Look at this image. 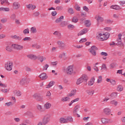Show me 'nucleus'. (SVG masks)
Returning <instances> with one entry per match:
<instances>
[{
	"label": "nucleus",
	"mask_w": 125,
	"mask_h": 125,
	"mask_svg": "<svg viewBox=\"0 0 125 125\" xmlns=\"http://www.w3.org/2000/svg\"><path fill=\"white\" fill-rule=\"evenodd\" d=\"M88 78L87 77V75L84 74L82 76L78 79L76 82V84H81V83H83V82H84V84H87V80Z\"/></svg>",
	"instance_id": "nucleus-1"
},
{
	"label": "nucleus",
	"mask_w": 125,
	"mask_h": 125,
	"mask_svg": "<svg viewBox=\"0 0 125 125\" xmlns=\"http://www.w3.org/2000/svg\"><path fill=\"white\" fill-rule=\"evenodd\" d=\"M98 37V40L99 41H106V40H108L109 39V37H110V34L108 32H105L102 34V33H99Z\"/></svg>",
	"instance_id": "nucleus-2"
},
{
	"label": "nucleus",
	"mask_w": 125,
	"mask_h": 125,
	"mask_svg": "<svg viewBox=\"0 0 125 125\" xmlns=\"http://www.w3.org/2000/svg\"><path fill=\"white\" fill-rule=\"evenodd\" d=\"M33 98L36 99L37 101L39 102H42L43 101V96L41 95L39 93H35L33 95Z\"/></svg>",
	"instance_id": "nucleus-3"
},
{
	"label": "nucleus",
	"mask_w": 125,
	"mask_h": 125,
	"mask_svg": "<svg viewBox=\"0 0 125 125\" xmlns=\"http://www.w3.org/2000/svg\"><path fill=\"white\" fill-rule=\"evenodd\" d=\"M13 66V62H12L8 61L5 63V69H6L7 71H11Z\"/></svg>",
	"instance_id": "nucleus-4"
},
{
	"label": "nucleus",
	"mask_w": 125,
	"mask_h": 125,
	"mask_svg": "<svg viewBox=\"0 0 125 125\" xmlns=\"http://www.w3.org/2000/svg\"><path fill=\"white\" fill-rule=\"evenodd\" d=\"M66 72L67 75H72L74 73V67L72 65L68 66L66 68Z\"/></svg>",
	"instance_id": "nucleus-5"
},
{
	"label": "nucleus",
	"mask_w": 125,
	"mask_h": 125,
	"mask_svg": "<svg viewBox=\"0 0 125 125\" xmlns=\"http://www.w3.org/2000/svg\"><path fill=\"white\" fill-rule=\"evenodd\" d=\"M49 121H50V116L48 115H45L42 119L43 125H45L47 124H48Z\"/></svg>",
	"instance_id": "nucleus-6"
},
{
	"label": "nucleus",
	"mask_w": 125,
	"mask_h": 125,
	"mask_svg": "<svg viewBox=\"0 0 125 125\" xmlns=\"http://www.w3.org/2000/svg\"><path fill=\"white\" fill-rule=\"evenodd\" d=\"M58 45H59V47L62 48V49L65 48L66 47V44L63 41H58L57 42Z\"/></svg>",
	"instance_id": "nucleus-7"
},
{
	"label": "nucleus",
	"mask_w": 125,
	"mask_h": 125,
	"mask_svg": "<svg viewBox=\"0 0 125 125\" xmlns=\"http://www.w3.org/2000/svg\"><path fill=\"white\" fill-rule=\"evenodd\" d=\"M11 46L15 49H17V50H22L23 48V46L16 44H12Z\"/></svg>",
	"instance_id": "nucleus-8"
},
{
	"label": "nucleus",
	"mask_w": 125,
	"mask_h": 125,
	"mask_svg": "<svg viewBox=\"0 0 125 125\" xmlns=\"http://www.w3.org/2000/svg\"><path fill=\"white\" fill-rule=\"evenodd\" d=\"M80 105L79 104L76 105L74 107V110L73 111V116H76V115H77V113L79 111V109H80Z\"/></svg>",
	"instance_id": "nucleus-9"
},
{
	"label": "nucleus",
	"mask_w": 125,
	"mask_h": 125,
	"mask_svg": "<svg viewBox=\"0 0 125 125\" xmlns=\"http://www.w3.org/2000/svg\"><path fill=\"white\" fill-rule=\"evenodd\" d=\"M104 113L107 115H111V109L106 107L104 109Z\"/></svg>",
	"instance_id": "nucleus-10"
},
{
	"label": "nucleus",
	"mask_w": 125,
	"mask_h": 125,
	"mask_svg": "<svg viewBox=\"0 0 125 125\" xmlns=\"http://www.w3.org/2000/svg\"><path fill=\"white\" fill-rule=\"evenodd\" d=\"M96 20L98 22L97 25L98 26V25H99L100 23H102V22H103V21H104V19L103 18H102V17L98 16Z\"/></svg>",
	"instance_id": "nucleus-11"
},
{
	"label": "nucleus",
	"mask_w": 125,
	"mask_h": 125,
	"mask_svg": "<svg viewBox=\"0 0 125 125\" xmlns=\"http://www.w3.org/2000/svg\"><path fill=\"white\" fill-rule=\"evenodd\" d=\"M39 78L42 80H46L47 79V76L46 75V73H42L39 75Z\"/></svg>",
	"instance_id": "nucleus-12"
},
{
	"label": "nucleus",
	"mask_w": 125,
	"mask_h": 125,
	"mask_svg": "<svg viewBox=\"0 0 125 125\" xmlns=\"http://www.w3.org/2000/svg\"><path fill=\"white\" fill-rule=\"evenodd\" d=\"M14 9H18L20 7V4L18 2H15L13 4Z\"/></svg>",
	"instance_id": "nucleus-13"
},
{
	"label": "nucleus",
	"mask_w": 125,
	"mask_h": 125,
	"mask_svg": "<svg viewBox=\"0 0 125 125\" xmlns=\"http://www.w3.org/2000/svg\"><path fill=\"white\" fill-rule=\"evenodd\" d=\"M37 108L39 111H40V112H44L45 111V109L42 108V106L41 104H37Z\"/></svg>",
	"instance_id": "nucleus-14"
},
{
	"label": "nucleus",
	"mask_w": 125,
	"mask_h": 125,
	"mask_svg": "<svg viewBox=\"0 0 125 125\" xmlns=\"http://www.w3.org/2000/svg\"><path fill=\"white\" fill-rule=\"evenodd\" d=\"M87 29L84 28L78 34V36H82V35H84V34H86L87 33Z\"/></svg>",
	"instance_id": "nucleus-15"
},
{
	"label": "nucleus",
	"mask_w": 125,
	"mask_h": 125,
	"mask_svg": "<svg viewBox=\"0 0 125 125\" xmlns=\"http://www.w3.org/2000/svg\"><path fill=\"white\" fill-rule=\"evenodd\" d=\"M110 8H112V9H115V10H120L122 9V8H121V7H120V6L118 5H112L110 6Z\"/></svg>",
	"instance_id": "nucleus-16"
},
{
	"label": "nucleus",
	"mask_w": 125,
	"mask_h": 125,
	"mask_svg": "<svg viewBox=\"0 0 125 125\" xmlns=\"http://www.w3.org/2000/svg\"><path fill=\"white\" fill-rule=\"evenodd\" d=\"M27 78H22L20 82V84L21 85H25L26 84V80Z\"/></svg>",
	"instance_id": "nucleus-17"
},
{
	"label": "nucleus",
	"mask_w": 125,
	"mask_h": 125,
	"mask_svg": "<svg viewBox=\"0 0 125 125\" xmlns=\"http://www.w3.org/2000/svg\"><path fill=\"white\" fill-rule=\"evenodd\" d=\"M51 107V104L47 102L45 103V104L44 105V108L45 109H46V110L49 109Z\"/></svg>",
	"instance_id": "nucleus-18"
},
{
	"label": "nucleus",
	"mask_w": 125,
	"mask_h": 125,
	"mask_svg": "<svg viewBox=\"0 0 125 125\" xmlns=\"http://www.w3.org/2000/svg\"><path fill=\"white\" fill-rule=\"evenodd\" d=\"M60 123L61 124H67V119H65L63 117H62L60 119Z\"/></svg>",
	"instance_id": "nucleus-19"
},
{
	"label": "nucleus",
	"mask_w": 125,
	"mask_h": 125,
	"mask_svg": "<svg viewBox=\"0 0 125 125\" xmlns=\"http://www.w3.org/2000/svg\"><path fill=\"white\" fill-rule=\"evenodd\" d=\"M64 20V16H62L59 18L57 19L55 21L56 23H59V22H61V21H63Z\"/></svg>",
	"instance_id": "nucleus-20"
},
{
	"label": "nucleus",
	"mask_w": 125,
	"mask_h": 125,
	"mask_svg": "<svg viewBox=\"0 0 125 125\" xmlns=\"http://www.w3.org/2000/svg\"><path fill=\"white\" fill-rule=\"evenodd\" d=\"M13 93L15 95L17 96H21V93L20 90H15L13 91Z\"/></svg>",
	"instance_id": "nucleus-21"
},
{
	"label": "nucleus",
	"mask_w": 125,
	"mask_h": 125,
	"mask_svg": "<svg viewBox=\"0 0 125 125\" xmlns=\"http://www.w3.org/2000/svg\"><path fill=\"white\" fill-rule=\"evenodd\" d=\"M86 93L88 95H91L92 96V95H93V94H94V90H87L86 91Z\"/></svg>",
	"instance_id": "nucleus-22"
},
{
	"label": "nucleus",
	"mask_w": 125,
	"mask_h": 125,
	"mask_svg": "<svg viewBox=\"0 0 125 125\" xmlns=\"http://www.w3.org/2000/svg\"><path fill=\"white\" fill-rule=\"evenodd\" d=\"M37 58H38V59L39 60V61H40V62H41V63H42V62H43V61H44V60L46 59V58L43 56L37 57Z\"/></svg>",
	"instance_id": "nucleus-23"
},
{
	"label": "nucleus",
	"mask_w": 125,
	"mask_h": 125,
	"mask_svg": "<svg viewBox=\"0 0 125 125\" xmlns=\"http://www.w3.org/2000/svg\"><path fill=\"white\" fill-rule=\"evenodd\" d=\"M55 82L54 81H51L49 82L48 85H47L46 88H50V87H51L54 84H55Z\"/></svg>",
	"instance_id": "nucleus-24"
},
{
	"label": "nucleus",
	"mask_w": 125,
	"mask_h": 125,
	"mask_svg": "<svg viewBox=\"0 0 125 125\" xmlns=\"http://www.w3.org/2000/svg\"><path fill=\"white\" fill-rule=\"evenodd\" d=\"M94 78H92L90 79V81L88 82V85L91 86L93 85L94 83Z\"/></svg>",
	"instance_id": "nucleus-25"
},
{
	"label": "nucleus",
	"mask_w": 125,
	"mask_h": 125,
	"mask_svg": "<svg viewBox=\"0 0 125 125\" xmlns=\"http://www.w3.org/2000/svg\"><path fill=\"white\" fill-rule=\"evenodd\" d=\"M85 24L87 27H90V25H91V23H90V21L88 20L85 21Z\"/></svg>",
	"instance_id": "nucleus-26"
},
{
	"label": "nucleus",
	"mask_w": 125,
	"mask_h": 125,
	"mask_svg": "<svg viewBox=\"0 0 125 125\" xmlns=\"http://www.w3.org/2000/svg\"><path fill=\"white\" fill-rule=\"evenodd\" d=\"M6 50H7V51H8V52H11L13 51L12 50V47H11V46H9V45H8L6 48H5Z\"/></svg>",
	"instance_id": "nucleus-27"
},
{
	"label": "nucleus",
	"mask_w": 125,
	"mask_h": 125,
	"mask_svg": "<svg viewBox=\"0 0 125 125\" xmlns=\"http://www.w3.org/2000/svg\"><path fill=\"white\" fill-rule=\"evenodd\" d=\"M53 35H54L55 36H57V37H58V38H61V33L59 31H55L53 33Z\"/></svg>",
	"instance_id": "nucleus-28"
},
{
	"label": "nucleus",
	"mask_w": 125,
	"mask_h": 125,
	"mask_svg": "<svg viewBox=\"0 0 125 125\" xmlns=\"http://www.w3.org/2000/svg\"><path fill=\"white\" fill-rule=\"evenodd\" d=\"M68 25V21H62L61 23V27H65Z\"/></svg>",
	"instance_id": "nucleus-29"
},
{
	"label": "nucleus",
	"mask_w": 125,
	"mask_h": 125,
	"mask_svg": "<svg viewBox=\"0 0 125 125\" xmlns=\"http://www.w3.org/2000/svg\"><path fill=\"white\" fill-rule=\"evenodd\" d=\"M109 121H110V120L106 119L105 118H102L101 119V122L103 124H108V123H109Z\"/></svg>",
	"instance_id": "nucleus-30"
},
{
	"label": "nucleus",
	"mask_w": 125,
	"mask_h": 125,
	"mask_svg": "<svg viewBox=\"0 0 125 125\" xmlns=\"http://www.w3.org/2000/svg\"><path fill=\"white\" fill-rule=\"evenodd\" d=\"M76 92H77V91L76 90H73L72 91H71V93L70 94H68V96H74V95H75V94H76Z\"/></svg>",
	"instance_id": "nucleus-31"
},
{
	"label": "nucleus",
	"mask_w": 125,
	"mask_h": 125,
	"mask_svg": "<svg viewBox=\"0 0 125 125\" xmlns=\"http://www.w3.org/2000/svg\"><path fill=\"white\" fill-rule=\"evenodd\" d=\"M31 33H32V34H35L37 33V29L35 27H33L31 28L30 29Z\"/></svg>",
	"instance_id": "nucleus-32"
},
{
	"label": "nucleus",
	"mask_w": 125,
	"mask_h": 125,
	"mask_svg": "<svg viewBox=\"0 0 125 125\" xmlns=\"http://www.w3.org/2000/svg\"><path fill=\"white\" fill-rule=\"evenodd\" d=\"M27 57L30 59H37V58L36 56L34 55H28Z\"/></svg>",
	"instance_id": "nucleus-33"
},
{
	"label": "nucleus",
	"mask_w": 125,
	"mask_h": 125,
	"mask_svg": "<svg viewBox=\"0 0 125 125\" xmlns=\"http://www.w3.org/2000/svg\"><path fill=\"white\" fill-rule=\"evenodd\" d=\"M89 50L96 52V50H98V48L93 45L91 47V48L89 49Z\"/></svg>",
	"instance_id": "nucleus-34"
},
{
	"label": "nucleus",
	"mask_w": 125,
	"mask_h": 125,
	"mask_svg": "<svg viewBox=\"0 0 125 125\" xmlns=\"http://www.w3.org/2000/svg\"><path fill=\"white\" fill-rule=\"evenodd\" d=\"M79 21V19L77 17H73L72 18V22L73 23H77Z\"/></svg>",
	"instance_id": "nucleus-35"
},
{
	"label": "nucleus",
	"mask_w": 125,
	"mask_h": 125,
	"mask_svg": "<svg viewBox=\"0 0 125 125\" xmlns=\"http://www.w3.org/2000/svg\"><path fill=\"white\" fill-rule=\"evenodd\" d=\"M66 121L67 123H68V122H70V123H73V117L71 116L68 117L66 118Z\"/></svg>",
	"instance_id": "nucleus-36"
},
{
	"label": "nucleus",
	"mask_w": 125,
	"mask_h": 125,
	"mask_svg": "<svg viewBox=\"0 0 125 125\" xmlns=\"http://www.w3.org/2000/svg\"><path fill=\"white\" fill-rule=\"evenodd\" d=\"M118 96V94L116 92L112 93L110 95V97H112V98H116Z\"/></svg>",
	"instance_id": "nucleus-37"
},
{
	"label": "nucleus",
	"mask_w": 125,
	"mask_h": 125,
	"mask_svg": "<svg viewBox=\"0 0 125 125\" xmlns=\"http://www.w3.org/2000/svg\"><path fill=\"white\" fill-rule=\"evenodd\" d=\"M0 11H9V8L0 7Z\"/></svg>",
	"instance_id": "nucleus-38"
},
{
	"label": "nucleus",
	"mask_w": 125,
	"mask_h": 125,
	"mask_svg": "<svg viewBox=\"0 0 125 125\" xmlns=\"http://www.w3.org/2000/svg\"><path fill=\"white\" fill-rule=\"evenodd\" d=\"M24 42H30L32 41V39L30 37H26L23 39Z\"/></svg>",
	"instance_id": "nucleus-39"
},
{
	"label": "nucleus",
	"mask_w": 125,
	"mask_h": 125,
	"mask_svg": "<svg viewBox=\"0 0 125 125\" xmlns=\"http://www.w3.org/2000/svg\"><path fill=\"white\" fill-rule=\"evenodd\" d=\"M68 12L69 14H74V10L72 8L68 9Z\"/></svg>",
	"instance_id": "nucleus-40"
},
{
	"label": "nucleus",
	"mask_w": 125,
	"mask_h": 125,
	"mask_svg": "<svg viewBox=\"0 0 125 125\" xmlns=\"http://www.w3.org/2000/svg\"><path fill=\"white\" fill-rule=\"evenodd\" d=\"M110 104L114 105L115 106H117V105H118V102L115 101V100H113L110 102Z\"/></svg>",
	"instance_id": "nucleus-41"
},
{
	"label": "nucleus",
	"mask_w": 125,
	"mask_h": 125,
	"mask_svg": "<svg viewBox=\"0 0 125 125\" xmlns=\"http://www.w3.org/2000/svg\"><path fill=\"white\" fill-rule=\"evenodd\" d=\"M23 33L24 35H26V34H29V33H30V30H29V28H26L23 31Z\"/></svg>",
	"instance_id": "nucleus-42"
},
{
	"label": "nucleus",
	"mask_w": 125,
	"mask_h": 125,
	"mask_svg": "<svg viewBox=\"0 0 125 125\" xmlns=\"http://www.w3.org/2000/svg\"><path fill=\"white\" fill-rule=\"evenodd\" d=\"M68 99H70V98L68 97H64L62 98V101L63 102H65L66 101H68Z\"/></svg>",
	"instance_id": "nucleus-43"
},
{
	"label": "nucleus",
	"mask_w": 125,
	"mask_h": 125,
	"mask_svg": "<svg viewBox=\"0 0 125 125\" xmlns=\"http://www.w3.org/2000/svg\"><path fill=\"white\" fill-rule=\"evenodd\" d=\"M117 90L118 91H122L123 90V86L121 85H118L117 87Z\"/></svg>",
	"instance_id": "nucleus-44"
},
{
	"label": "nucleus",
	"mask_w": 125,
	"mask_h": 125,
	"mask_svg": "<svg viewBox=\"0 0 125 125\" xmlns=\"http://www.w3.org/2000/svg\"><path fill=\"white\" fill-rule=\"evenodd\" d=\"M88 51H89V52H90V53H91V54L94 56H96V52L89 49H88Z\"/></svg>",
	"instance_id": "nucleus-45"
},
{
	"label": "nucleus",
	"mask_w": 125,
	"mask_h": 125,
	"mask_svg": "<svg viewBox=\"0 0 125 125\" xmlns=\"http://www.w3.org/2000/svg\"><path fill=\"white\" fill-rule=\"evenodd\" d=\"M105 21L106 24H112V23H113V21L111 20H105Z\"/></svg>",
	"instance_id": "nucleus-46"
},
{
	"label": "nucleus",
	"mask_w": 125,
	"mask_h": 125,
	"mask_svg": "<svg viewBox=\"0 0 125 125\" xmlns=\"http://www.w3.org/2000/svg\"><path fill=\"white\" fill-rule=\"evenodd\" d=\"M49 67V65L47 64H45L43 67V71L47 70V68Z\"/></svg>",
	"instance_id": "nucleus-47"
},
{
	"label": "nucleus",
	"mask_w": 125,
	"mask_h": 125,
	"mask_svg": "<svg viewBox=\"0 0 125 125\" xmlns=\"http://www.w3.org/2000/svg\"><path fill=\"white\" fill-rule=\"evenodd\" d=\"M67 27L68 29H74L75 25L73 24H69L67 25Z\"/></svg>",
	"instance_id": "nucleus-48"
},
{
	"label": "nucleus",
	"mask_w": 125,
	"mask_h": 125,
	"mask_svg": "<svg viewBox=\"0 0 125 125\" xmlns=\"http://www.w3.org/2000/svg\"><path fill=\"white\" fill-rule=\"evenodd\" d=\"M86 41H87L86 40V39L85 38H83L80 41H79V42H80V43H82V42H86Z\"/></svg>",
	"instance_id": "nucleus-49"
},
{
	"label": "nucleus",
	"mask_w": 125,
	"mask_h": 125,
	"mask_svg": "<svg viewBox=\"0 0 125 125\" xmlns=\"http://www.w3.org/2000/svg\"><path fill=\"white\" fill-rule=\"evenodd\" d=\"M83 9L86 12H88V11L89 10V9H88V8L87 7H86V6H84L83 7Z\"/></svg>",
	"instance_id": "nucleus-50"
},
{
	"label": "nucleus",
	"mask_w": 125,
	"mask_h": 125,
	"mask_svg": "<svg viewBox=\"0 0 125 125\" xmlns=\"http://www.w3.org/2000/svg\"><path fill=\"white\" fill-rule=\"evenodd\" d=\"M101 55H102L103 56H108V54L105 52H102L101 53Z\"/></svg>",
	"instance_id": "nucleus-51"
},
{
	"label": "nucleus",
	"mask_w": 125,
	"mask_h": 125,
	"mask_svg": "<svg viewBox=\"0 0 125 125\" xmlns=\"http://www.w3.org/2000/svg\"><path fill=\"white\" fill-rule=\"evenodd\" d=\"M116 45H119V46H124V44L122 42H118Z\"/></svg>",
	"instance_id": "nucleus-52"
},
{
	"label": "nucleus",
	"mask_w": 125,
	"mask_h": 125,
	"mask_svg": "<svg viewBox=\"0 0 125 125\" xmlns=\"http://www.w3.org/2000/svg\"><path fill=\"white\" fill-rule=\"evenodd\" d=\"M110 83H111V84H112L113 85H116V81L114 80H111Z\"/></svg>",
	"instance_id": "nucleus-53"
},
{
	"label": "nucleus",
	"mask_w": 125,
	"mask_h": 125,
	"mask_svg": "<svg viewBox=\"0 0 125 125\" xmlns=\"http://www.w3.org/2000/svg\"><path fill=\"white\" fill-rule=\"evenodd\" d=\"M34 17H38L40 15V13L38 12H36L33 14Z\"/></svg>",
	"instance_id": "nucleus-54"
},
{
	"label": "nucleus",
	"mask_w": 125,
	"mask_h": 125,
	"mask_svg": "<svg viewBox=\"0 0 125 125\" xmlns=\"http://www.w3.org/2000/svg\"><path fill=\"white\" fill-rule=\"evenodd\" d=\"M103 69H105V71L107 70V67L106 66V64H105L104 63L102 64V70Z\"/></svg>",
	"instance_id": "nucleus-55"
},
{
	"label": "nucleus",
	"mask_w": 125,
	"mask_h": 125,
	"mask_svg": "<svg viewBox=\"0 0 125 125\" xmlns=\"http://www.w3.org/2000/svg\"><path fill=\"white\" fill-rule=\"evenodd\" d=\"M14 121L16 122V123H19L21 120L19 118H15L14 119Z\"/></svg>",
	"instance_id": "nucleus-56"
},
{
	"label": "nucleus",
	"mask_w": 125,
	"mask_h": 125,
	"mask_svg": "<svg viewBox=\"0 0 125 125\" xmlns=\"http://www.w3.org/2000/svg\"><path fill=\"white\" fill-rule=\"evenodd\" d=\"M11 18L13 19V20H15V18H16V15L15 14H13L11 16Z\"/></svg>",
	"instance_id": "nucleus-57"
},
{
	"label": "nucleus",
	"mask_w": 125,
	"mask_h": 125,
	"mask_svg": "<svg viewBox=\"0 0 125 125\" xmlns=\"http://www.w3.org/2000/svg\"><path fill=\"white\" fill-rule=\"evenodd\" d=\"M63 9V7L62 6H57L56 7V10H62Z\"/></svg>",
	"instance_id": "nucleus-58"
},
{
	"label": "nucleus",
	"mask_w": 125,
	"mask_h": 125,
	"mask_svg": "<svg viewBox=\"0 0 125 125\" xmlns=\"http://www.w3.org/2000/svg\"><path fill=\"white\" fill-rule=\"evenodd\" d=\"M0 86H1L2 87H6L7 85L5 84L2 83L1 82H0Z\"/></svg>",
	"instance_id": "nucleus-59"
},
{
	"label": "nucleus",
	"mask_w": 125,
	"mask_h": 125,
	"mask_svg": "<svg viewBox=\"0 0 125 125\" xmlns=\"http://www.w3.org/2000/svg\"><path fill=\"white\" fill-rule=\"evenodd\" d=\"M5 105L7 106L8 107L10 106V105H12V103L11 102H9L8 103H6Z\"/></svg>",
	"instance_id": "nucleus-60"
},
{
	"label": "nucleus",
	"mask_w": 125,
	"mask_h": 125,
	"mask_svg": "<svg viewBox=\"0 0 125 125\" xmlns=\"http://www.w3.org/2000/svg\"><path fill=\"white\" fill-rule=\"evenodd\" d=\"M104 30H105L106 31H108V32H110V31H111L112 29L111 28V27H107L104 28Z\"/></svg>",
	"instance_id": "nucleus-61"
},
{
	"label": "nucleus",
	"mask_w": 125,
	"mask_h": 125,
	"mask_svg": "<svg viewBox=\"0 0 125 125\" xmlns=\"http://www.w3.org/2000/svg\"><path fill=\"white\" fill-rule=\"evenodd\" d=\"M26 6L28 9H31L32 8V4H31L26 5Z\"/></svg>",
	"instance_id": "nucleus-62"
},
{
	"label": "nucleus",
	"mask_w": 125,
	"mask_h": 125,
	"mask_svg": "<svg viewBox=\"0 0 125 125\" xmlns=\"http://www.w3.org/2000/svg\"><path fill=\"white\" fill-rule=\"evenodd\" d=\"M52 16H55L57 14V12L56 11H53L51 13Z\"/></svg>",
	"instance_id": "nucleus-63"
},
{
	"label": "nucleus",
	"mask_w": 125,
	"mask_h": 125,
	"mask_svg": "<svg viewBox=\"0 0 125 125\" xmlns=\"http://www.w3.org/2000/svg\"><path fill=\"white\" fill-rule=\"evenodd\" d=\"M7 20L5 19H2L1 20V22H2V23H5L6 22H7Z\"/></svg>",
	"instance_id": "nucleus-64"
}]
</instances>
